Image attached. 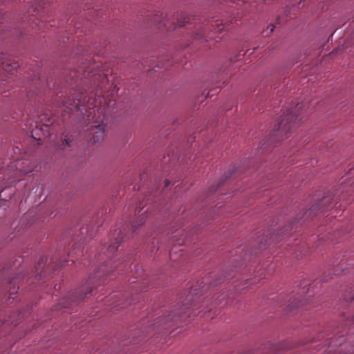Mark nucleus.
<instances>
[{
  "label": "nucleus",
  "instance_id": "f257e3e1",
  "mask_svg": "<svg viewBox=\"0 0 354 354\" xmlns=\"http://www.w3.org/2000/svg\"><path fill=\"white\" fill-rule=\"evenodd\" d=\"M300 123L298 115L289 113L284 115L279 124V135L287 137L288 133L293 129L297 128Z\"/></svg>",
  "mask_w": 354,
  "mask_h": 354
},
{
  "label": "nucleus",
  "instance_id": "f03ea898",
  "mask_svg": "<svg viewBox=\"0 0 354 354\" xmlns=\"http://www.w3.org/2000/svg\"><path fill=\"white\" fill-rule=\"evenodd\" d=\"M41 134L45 138L50 136V127L48 124H43L40 128H35L32 132V136L38 140H41V138L39 137L37 138L35 136H39Z\"/></svg>",
  "mask_w": 354,
  "mask_h": 354
},
{
  "label": "nucleus",
  "instance_id": "7ed1b4c3",
  "mask_svg": "<svg viewBox=\"0 0 354 354\" xmlns=\"http://www.w3.org/2000/svg\"><path fill=\"white\" fill-rule=\"evenodd\" d=\"M105 125L104 124H100L92 128V133L93 134V142H97L102 137L104 134Z\"/></svg>",
  "mask_w": 354,
  "mask_h": 354
},
{
  "label": "nucleus",
  "instance_id": "20e7f679",
  "mask_svg": "<svg viewBox=\"0 0 354 354\" xmlns=\"http://www.w3.org/2000/svg\"><path fill=\"white\" fill-rule=\"evenodd\" d=\"M145 216H142L139 219V221H135L133 225H132V227L133 229H135L136 227H137L138 226H141L144 223H145Z\"/></svg>",
  "mask_w": 354,
  "mask_h": 354
},
{
  "label": "nucleus",
  "instance_id": "39448f33",
  "mask_svg": "<svg viewBox=\"0 0 354 354\" xmlns=\"http://www.w3.org/2000/svg\"><path fill=\"white\" fill-rule=\"evenodd\" d=\"M73 106L75 107V109H80V104H79V102H75V100H73Z\"/></svg>",
  "mask_w": 354,
  "mask_h": 354
},
{
  "label": "nucleus",
  "instance_id": "423d86ee",
  "mask_svg": "<svg viewBox=\"0 0 354 354\" xmlns=\"http://www.w3.org/2000/svg\"><path fill=\"white\" fill-rule=\"evenodd\" d=\"M274 28L275 27L274 25L269 26L268 28H270V32H272L274 30Z\"/></svg>",
  "mask_w": 354,
  "mask_h": 354
},
{
  "label": "nucleus",
  "instance_id": "0eeeda50",
  "mask_svg": "<svg viewBox=\"0 0 354 354\" xmlns=\"http://www.w3.org/2000/svg\"><path fill=\"white\" fill-rule=\"evenodd\" d=\"M30 171H31V170H29V171H24V174H28V173H29V172H30Z\"/></svg>",
  "mask_w": 354,
  "mask_h": 354
},
{
  "label": "nucleus",
  "instance_id": "6e6552de",
  "mask_svg": "<svg viewBox=\"0 0 354 354\" xmlns=\"http://www.w3.org/2000/svg\"><path fill=\"white\" fill-rule=\"evenodd\" d=\"M10 322H11V324H15V325L17 324V323H16V322H15L14 321H10Z\"/></svg>",
  "mask_w": 354,
  "mask_h": 354
},
{
  "label": "nucleus",
  "instance_id": "1a4fd4ad",
  "mask_svg": "<svg viewBox=\"0 0 354 354\" xmlns=\"http://www.w3.org/2000/svg\"><path fill=\"white\" fill-rule=\"evenodd\" d=\"M168 185H169V183H168V181L167 180V181L165 182V185H166V186H167Z\"/></svg>",
  "mask_w": 354,
  "mask_h": 354
},
{
  "label": "nucleus",
  "instance_id": "9d476101",
  "mask_svg": "<svg viewBox=\"0 0 354 354\" xmlns=\"http://www.w3.org/2000/svg\"><path fill=\"white\" fill-rule=\"evenodd\" d=\"M64 141L66 142V144L68 145V140L65 139Z\"/></svg>",
  "mask_w": 354,
  "mask_h": 354
},
{
  "label": "nucleus",
  "instance_id": "9b49d317",
  "mask_svg": "<svg viewBox=\"0 0 354 354\" xmlns=\"http://www.w3.org/2000/svg\"><path fill=\"white\" fill-rule=\"evenodd\" d=\"M243 1H246L247 0H242Z\"/></svg>",
  "mask_w": 354,
  "mask_h": 354
}]
</instances>
